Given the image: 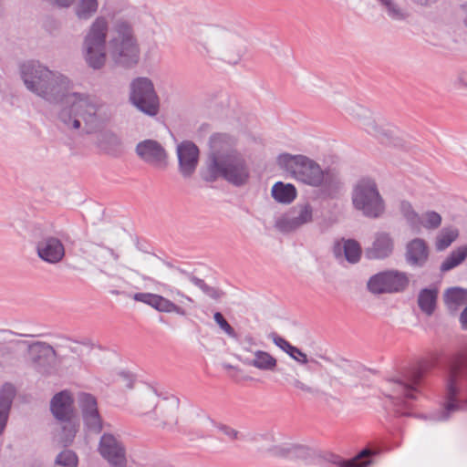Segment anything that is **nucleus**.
Returning <instances> with one entry per match:
<instances>
[{
	"label": "nucleus",
	"instance_id": "nucleus-1",
	"mask_svg": "<svg viewBox=\"0 0 467 467\" xmlns=\"http://www.w3.org/2000/svg\"><path fill=\"white\" fill-rule=\"evenodd\" d=\"M21 77L26 88L51 104H63L59 121L69 130L91 134L101 127L99 100L88 93L73 91V82L59 71L31 61L21 67Z\"/></svg>",
	"mask_w": 467,
	"mask_h": 467
},
{
	"label": "nucleus",
	"instance_id": "nucleus-2",
	"mask_svg": "<svg viewBox=\"0 0 467 467\" xmlns=\"http://www.w3.org/2000/svg\"><path fill=\"white\" fill-rule=\"evenodd\" d=\"M207 170L213 179L223 178L235 186L247 183L250 170L244 155L236 149L237 140L226 133L210 138Z\"/></svg>",
	"mask_w": 467,
	"mask_h": 467
},
{
	"label": "nucleus",
	"instance_id": "nucleus-3",
	"mask_svg": "<svg viewBox=\"0 0 467 467\" xmlns=\"http://www.w3.org/2000/svg\"><path fill=\"white\" fill-rule=\"evenodd\" d=\"M200 53L228 64H238L247 51L245 40L236 32L219 25L200 28L194 35Z\"/></svg>",
	"mask_w": 467,
	"mask_h": 467
},
{
	"label": "nucleus",
	"instance_id": "nucleus-4",
	"mask_svg": "<svg viewBox=\"0 0 467 467\" xmlns=\"http://www.w3.org/2000/svg\"><path fill=\"white\" fill-rule=\"evenodd\" d=\"M276 163L295 180L312 187H322L329 193L337 192L341 185L337 171L323 170L317 161L307 156L282 153L277 156Z\"/></svg>",
	"mask_w": 467,
	"mask_h": 467
},
{
	"label": "nucleus",
	"instance_id": "nucleus-5",
	"mask_svg": "<svg viewBox=\"0 0 467 467\" xmlns=\"http://www.w3.org/2000/svg\"><path fill=\"white\" fill-rule=\"evenodd\" d=\"M180 400L175 396L161 398L147 389L138 398L137 414L157 428L174 431L179 423Z\"/></svg>",
	"mask_w": 467,
	"mask_h": 467
},
{
	"label": "nucleus",
	"instance_id": "nucleus-6",
	"mask_svg": "<svg viewBox=\"0 0 467 467\" xmlns=\"http://www.w3.org/2000/svg\"><path fill=\"white\" fill-rule=\"evenodd\" d=\"M346 112L358 122L361 129L380 143L394 147L402 145L399 130L383 118L373 115L368 109L353 102L347 105Z\"/></svg>",
	"mask_w": 467,
	"mask_h": 467
},
{
	"label": "nucleus",
	"instance_id": "nucleus-7",
	"mask_svg": "<svg viewBox=\"0 0 467 467\" xmlns=\"http://www.w3.org/2000/svg\"><path fill=\"white\" fill-rule=\"evenodd\" d=\"M119 66L130 67L140 60V47L131 26L126 22L114 26L108 42L107 55Z\"/></svg>",
	"mask_w": 467,
	"mask_h": 467
},
{
	"label": "nucleus",
	"instance_id": "nucleus-8",
	"mask_svg": "<svg viewBox=\"0 0 467 467\" xmlns=\"http://www.w3.org/2000/svg\"><path fill=\"white\" fill-rule=\"evenodd\" d=\"M109 23L105 17H97L89 26L82 43L83 57L93 69L102 68L107 61V36Z\"/></svg>",
	"mask_w": 467,
	"mask_h": 467
},
{
	"label": "nucleus",
	"instance_id": "nucleus-9",
	"mask_svg": "<svg viewBox=\"0 0 467 467\" xmlns=\"http://www.w3.org/2000/svg\"><path fill=\"white\" fill-rule=\"evenodd\" d=\"M467 380V359L454 364L450 371L445 389V401L442 410L433 415L436 420H445L451 413L467 408V402H462L457 396Z\"/></svg>",
	"mask_w": 467,
	"mask_h": 467
},
{
	"label": "nucleus",
	"instance_id": "nucleus-10",
	"mask_svg": "<svg viewBox=\"0 0 467 467\" xmlns=\"http://www.w3.org/2000/svg\"><path fill=\"white\" fill-rule=\"evenodd\" d=\"M352 204L369 218H378L384 213V202L376 182L369 178L358 180L353 187Z\"/></svg>",
	"mask_w": 467,
	"mask_h": 467
},
{
	"label": "nucleus",
	"instance_id": "nucleus-11",
	"mask_svg": "<svg viewBox=\"0 0 467 467\" xmlns=\"http://www.w3.org/2000/svg\"><path fill=\"white\" fill-rule=\"evenodd\" d=\"M164 292H167L171 296L178 297L179 304H176L158 294L152 293H136L132 298L137 302L144 303L155 310L162 313H175L179 316H185L186 310L184 305L192 304V299L182 293L181 290L162 283H157Z\"/></svg>",
	"mask_w": 467,
	"mask_h": 467
},
{
	"label": "nucleus",
	"instance_id": "nucleus-12",
	"mask_svg": "<svg viewBox=\"0 0 467 467\" xmlns=\"http://www.w3.org/2000/svg\"><path fill=\"white\" fill-rule=\"evenodd\" d=\"M130 102L148 116H156L160 109V99L152 81L145 77L134 78L130 84Z\"/></svg>",
	"mask_w": 467,
	"mask_h": 467
},
{
	"label": "nucleus",
	"instance_id": "nucleus-13",
	"mask_svg": "<svg viewBox=\"0 0 467 467\" xmlns=\"http://www.w3.org/2000/svg\"><path fill=\"white\" fill-rule=\"evenodd\" d=\"M409 284L410 278L407 273L390 269L370 276L367 288L373 295L395 294L405 291Z\"/></svg>",
	"mask_w": 467,
	"mask_h": 467
},
{
	"label": "nucleus",
	"instance_id": "nucleus-14",
	"mask_svg": "<svg viewBox=\"0 0 467 467\" xmlns=\"http://www.w3.org/2000/svg\"><path fill=\"white\" fill-rule=\"evenodd\" d=\"M16 343L20 344L22 342L16 341ZM23 343L27 345L28 359L32 368L42 375L51 374L57 357L54 348L44 341Z\"/></svg>",
	"mask_w": 467,
	"mask_h": 467
},
{
	"label": "nucleus",
	"instance_id": "nucleus-15",
	"mask_svg": "<svg viewBox=\"0 0 467 467\" xmlns=\"http://www.w3.org/2000/svg\"><path fill=\"white\" fill-rule=\"evenodd\" d=\"M313 207L308 202H300L291 207L275 222V227L282 233H291L313 222Z\"/></svg>",
	"mask_w": 467,
	"mask_h": 467
},
{
	"label": "nucleus",
	"instance_id": "nucleus-16",
	"mask_svg": "<svg viewBox=\"0 0 467 467\" xmlns=\"http://www.w3.org/2000/svg\"><path fill=\"white\" fill-rule=\"evenodd\" d=\"M98 451L110 467H127L126 450L121 441L109 433H104L99 441Z\"/></svg>",
	"mask_w": 467,
	"mask_h": 467
},
{
	"label": "nucleus",
	"instance_id": "nucleus-17",
	"mask_svg": "<svg viewBox=\"0 0 467 467\" xmlns=\"http://www.w3.org/2000/svg\"><path fill=\"white\" fill-rule=\"evenodd\" d=\"M284 384L290 388L297 397L317 398L323 391L311 381L304 379L296 368L281 371Z\"/></svg>",
	"mask_w": 467,
	"mask_h": 467
},
{
	"label": "nucleus",
	"instance_id": "nucleus-18",
	"mask_svg": "<svg viewBox=\"0 0 467 467\" xmlns=\"http://www.w3.org/2000/svg\"><path fill=\"white\" fill-rule=\"evenodd\" d=\"M422 377L420 368H412L406 372L400 379L393 380L392 398L414 400L419 392V384Z\"/></svg>",
	"mask_w": 467,
	"mask_h": 467
},
{
	"label": "nucleus",
	"instance_id": "nucleus-19",
	"mask_svg": "<svg viewBox=\"0 0 467 467\" xmlns=\"http://www.w3.org/2000/svg\"><path fill=\"white\" fill-rule=\"evenodd\" d=\"M38 257L48 264L55 265L63 260L66 254L62 241L54 235L42 236L36 244Z\"/></svg>",
	"mask_w": 467,
	"mask_h": 467
},
{
	"label": "nucleus",
	"instance_id": "nucleus-20",
	"mask_svg": "<svg viewBox=\"0 0 467 467\" xmlns=\"http://www.w3.org/2000/svg\"><path fill=\"white\" fill-rule=\"evenodd\" d=\"M136 153L144 162L156 167L165 168L167 153L164 148L154 140H145L136 146Z\"/></svg>",
	"mask_w": 467,
	"mask_h": 467
},
{
	"label": "nucleus",
	"instance_id": "nucleus-21",
	"mask_svg": "<svg viewBox=\"0 0 467 467\" xmlns=\"http://www.w3.org/2000/svg\"><path fill=\"white\" fill-rule=\"evenodd\" d=\"M179 171L183 178H190L194 173L199 162V149L192 141H182L177 146Z\"/></svg>",
	"mask_w": 467,
	"mask_h": 467
},
{
	"label": "nucleus",
	"instance_id": "nucleus-22",
	"mask_svg": "<svg viewBox=\"0 0 467 467\" xmlns=\"http://www.w3.org/2000/svg\"><path fill=\"white\" fill-rule=\"evenodd\" d=\"M395 240L390 233L379 231L375 233L373 242L365 251V255L370 260H384L394 252Z\"/></svg>",
	"mask_w": 467,
	"mask_h": 467
},
{
	"label": "nucleus",
	"instance_id": "nucleus-23",
	"mask_svg": "<svg viewBox=\"0 0 467 467\" xmlns=\"http://www.w3.org/2000/svg\"><path fill=\"white\" fill-rule=\"evenodd\" d=\"M86 427L99 433L102 430V420L99 414L96 399L88 393H80L78 398Z\"/></svg>",
	"mask_w": 467,
	"mask_h": 467
},
{
	"label": "nucleus",
	"instance_id": "nucleus-24",
	"mask_svg": "<svg viewBox=\"0 0 467 467\" xmlns=\"http://www.w3.org/2000/svg\"><path fill=\"white\" fill-rule=\"evenodd\" d=\"M50 411L58 421L75 418L74 398L69 390H62L50 400Z\"/></svg>",
	"mask_w": 467,
	"mask_h": 467
},
{
	"label": "nucleus",
	"instance_id": "nucleus-25",
	"mask_svg": "<svg viewBox=\"0 0 467 467\" xmlns=\"http://www.w3.org/2000/svg\"><path fill=\"white\" fill-rule=\"evenodd\" d=\"M85 253L104 268H109L111 262H118L119 259V254L113 249L94 243L87 244Z\"/></svg>",
	"mask_w": 467,
	"mask_h": 467
},
{
	"label": "nucleus",
	"instance_id": "nucleus-26",
	"mask_svg": "<svg viewBox=\"0 0 467 467\" xmlns=\"http://www.w3.org/2000/svg\"><path fill=\"white\" fill-rule=\"evenodd\" d=\"M406 261L411 266H423L429 257V248L421 238H415L406 246Z\"/></svg>",
	"mask_w": 467,
	"mask_h": 467
},
{
	"label": "nucleus",
	"instance_id": "nucleus-27",
	"mask_svg": "<svg viewBox=\"0 0 467 467\" xmlns=\"http://www.w3.org/2000/svg\"><path fill=\"white\" fill-rule=\"evenodd\" d=\"M246 351L251 353V357L244 359V363L247 366L254 367L262 371L274 372L277 368V359L270 353L264 350H251L246 348Z\"/></svg>",
	"mask_w": 467,
	"mask_h": 467
},
{
	"label": "nucleus",
	"instance_id": "nucleus-28",
	"mask_svg": "<svg viewBox=\"0 0 467 467\" xmlns=\"http://www.w3.org/2000/svg\"><path fill=\"white\" fill-rule=\"evenodd\" d=\"M361 247L358 242L353 239H342L334 246V254L337 257L344 256L350 264H356L361 257Z\"/></svg>",
	"mask_w": 467,
	"mask_h": 467
},
{
	"label": "nucleus",
	"instance_id": "nucleus-29",
	"mask_svg": "<svg viewBox=\"0 0 467 467\" xmlns=\"http://www.w3.org/2000/svg\"><path fill=\"white\" fill-rule=\"evenodd\" d=\"M15 395L16 389L10 383H5L0 389V435L6 427Z\"/></svg>",
	"mask_w": 467,
	"mask_h": 467
},
{
	"label": "nucleus",
	"instance_id": "nucleus-30",
	"mask_svg": "<svg viewBox=\"0 0 467 467\" xmlns=\"http://www.w3.org/2000/svg\"><path fill=\"white\" fill-rule=\"evenodd\" d=\"M272 197L281 203H291L297 195L296 187L291 183L275 182L271 190Z\"/></svg>",
	"mask_w": 467,
	"mask_h": 467
},
{
	"label": "nucleus",
	"instance_id": "nucleus-31",
	"mask_svg": "<svg viewBox=\"0 0 467 467\" xmlns=\"http://www.w3.org/2000/svg\"><path fill=\"white\" fill-rule=\"evenodd\" d=\"M444 301L451 312H456L459 307L467 304V290L452 287L446 291Z\"/></svg>",
	"mask_w": 467,
	"mask_h": 467
},
{
	"label": "nucleus",
	"instance_id": "nucleus-32",
	"mask_svg": "<svg viewBox=\"0 0 467 467\" xmlns=\"http://www.w3.org/2000/svg\"><path fill=\"white\" fill-rule=\"evenodd\" d=\"M438 290L435 288H424L418 296V305L420 310L427 316L432 315L437 301Z\"/></svg>",
	"mask_w": 467,
	"mask_h": 467
},
{
	"label": "nucleus",
	"instance_id": "nucleus-33",
	"mask_svg": "<svg viewBox=\"0 0 467 467\" xmlns=\"http://www.w3.org/2000/svg\"><path fill=\"white\" fill-rule=\"evenodd\" d=\"M442 222L441 215L434 211H426L420 214L418 225L415 228L416 233H420L422 228L431 231L438 229Z\"/></svg>",
	"mask_w": 467,
	"mask_h": 467
},
{
	"label": "nucleus",
	"instance_id": "nucleus-34",
	"mask_svg": "<svg viewBox=\"0 0 467 467\" xmlns=\"http://www.w3.org/2000/svg\"><path fill=\"white\" fill-rule=\"evenodd\" d=\"M98 0H78L74 5V13L79 20H88L97 12Z\"/></svg>",
	"mask_w": 467,
	"mask_h": 467
},
{
	"label": "nucleus",
	"instance_id": "nucleus-35",
	"mask_svg": "<svg viewBox=\"0 0 467 467\" xmlns=\"http://www.w3.org/2000/svg\"><path fill=\"white\" fill-rule=\"evenodd\" d=\"M99 146L109 154H118L121 151V140L112 132H104L100 135Z\"/></svg>",
	"mask_w": 467,
	"mask_h": 467
},
{
	"label": "nucleus",
	"instance_id": "nucleus-36",
	"mask_svg": "<svg viewBox=\"0 0 467 467\" xmlns=\"http://www.w3.org/2000/svg\"><path fill=\"white\" fill-rule=\"evenodd\" d=\"M392 20L402 21L409 17V13L401 7L395 0H377Z\"/></svg>",
	"mask_w": 467,
	"mask_h": 467
},
{
	"label": "nucleus",
	"instance_id": "nucleus-37",
	"mask_svg": "<svg viewBox=\"0 0 467 467\" xmlns=\"http://www.w3.org/2000/svg\"><path fill=\"white\" fill-rule=\"evenodd\" d=\"M467 257V245H462L453 250L442 262L441 270L447 272L461 265Z\"/></svg>",
	"mask_w": 467,
	"mask_h": 467
},
{
	"label": "nucleus",
	"instance_id": "nucleus-38",
	"mask_svg": "<svg viewBox=\"0 0 467 467\" xmlns=\"http://www.w3.org/2000/svg\"><path fill=\"white\" fill-rule=\"evenodd\" d=\"M459 231L455 227L443 228L437 235L435 246L438 251L448 248L458 237Z\"/></svg>",
	"mask_w": 467,
	"mask_h": 467
},
{
	"label": "nucleus",
	"instance_id": "nucleus-39",
	"mask_svg": "<svg viewBox=\"0 0 467 467\" xmlns=\"http://www.w3.org/2000/svg\"><path fill=\"white\" fill-rule=\"evenodd\" d=\"M400 212L409 226L415 231V228L418 225L420 214L414 210L411 203L407 201L401 202L400 204Z\"/></svg>",
	"mask_w": 467,
	"mask_h": 467
},
{
	"label": "nucleus",
	"instance_id": "nucleus-40",
	"mask_svg": "<svg viewBox=\"0 0 467 467\" xmlns=\"http://www.w3.org/2000/svg\"><path fill=\"white\" fill-rule=\"evenodd\" d=\"M78 462V456L73 451L64 450L56 457L55 464L57 467H77Z\"/></svg>",
	"mask_w": 467,
	"mask_h": 467
},
{
	"label": "nucleus",
	"instance_id": "nucleus-41",
	"mask_svg": "<svg viewBox=\"0 0 467 467\" xmlns=\"http://www.w3.org/2000/svg\"><path fill=\"white\" fill-rule=\"evenodd\" d=\"M62 424V440L66 444H69L73 441L74 437L78 431V425L77 424L75 418L67 420L59 421Z\"/></svg>",
	"mask_w": 467,
	"mask_h": 467
},
{
	"label": "nucleus",
	"instance_id": "nucleus-42",
	"mask_svg": "<svg viewBox=\"0 0 467 467\" xmlns=\"http://www.w3.org/2000/svg\"><path fill=\"white\" fill-rule=\"evenodd\" d=\"M370 455H371V451L369 450H364L354 459L343 462L342 466L343 467H366L369 463V462L362 461V459L367 458Z\"/></svg>",
	"mask_w": 467,
	"mask_h": 467
},
{
	"label": "nucleus",
	"instance_id": "nucleus-43",
	"mask_svg": "<svg viewBox=\"0 0 467 467\" xmlns=\"http://www.w3.org/2000/svg\"><path fill=\"white\" fill-rule=\"evenodd\" d=\"M213 318L216 324L224 333H226L231 337H235L234 329L230 326V324L226 321V319L220 312H216L213 315Z\"/></svg>",
	"mask_w": 467,
	"mask_h": 467
},
{
	"label": "nucleus",
	"instance_id": "nucleus-44",
	"mask_svg": "<svg viewBox=\"0 0 467 467\" xmlns=\"http://www.w3.org/2000/svg\"><path fill=\"white\" fill-rule=\"evenodd\" d=\"M288 355L290 358H292L294 360H296V362L300 363V364H306L308 362V358H307V356L306 354H305L304 352H302L298 348L296 347H292V348L290 349V351L288 352Z\"/></svg>",
	"mask_w": 467,
	"mask_h": 467
},
{
	"label": "nucleus",
	"instance_id": "nucleus-45",
	"mask_svg": "<svg viewBox=\"0 0 467 467\" xmlns=\"http://www.w3.org/2000/svg\"><path fill=\"white\" fill-rule=\"evenodd\" d=\"M270 337L273 342L288 355V352L290 351L293 346L287 340L275 333L272 334Z\"/></svg>",
	"mask_w": 467,
	"mask_h": 467
},
{
	"label": "nucleus",
	"instance_id": "nucleus-46",
	"mask_svg": "<svg viewBox=\"0 0 467 467\" xmlns=\"http://www.w3.org/2000/svg\"><path fill=\"white\" fill-rule=\"evenodd\" d=\"M218 429L221 432H223L224 435H226L230 440H237L239 439V432L238 431L231 428L227 425H219Z\"/></svg>",
	"mask_w": 467,
	"mask_h": 467
},
{
	"label": "nucleus",
	"instance_id": "nucleus-47",
	"mask_svg": "<svg viewBox=\"0 0 467 467\" xmlns=\"http://www.w3.org/2000/svg\"><path fill=\"white\" fill-rule=\"evenodd\" d=\"M455 86L462 90H467V72L459 74L455 80Z\"/></svg>",
	"mask_w": 467,
	"mask_h": 467
},
{
	"label": "nucleus",
	"instance_id": "nucleus-48",
	"mask_svg": "<svg viewBox=\"0 0 467 467\" xmlns=\"http://www.w3.org/2000/svg\"><path fill=\"white\" fill-rule=\"evenodd\" d=\"M202 291L213 299H219L222 295V293L218 289L212 287L208 285H206Z\"/></svg>",
	"mask_w": 467,
	"mask_h": 467
},
{
	"label": "nucleus",
	"instance_id": "nucleus-49",
	"mask_svg": "<svg viewBox=\"0 0 467 467\" xmlns=\"http://www.w3.org/2000/svg\"><path fill=\"white\" fill-rule=\"evenodd\" d=\"M187 276L189 278V280L194 285H196L197 287H199L201 290L203 289V287L207 285L205 284V282L202 280V279H200L196 276H193L190 274H187Z\"/></svg>",
	"mask_w": 467,
	"mask_h": 467
},
{
	"label": "nucleus",
	"instance_id": "nucleus-50",
	"mask_svg": "<svg viewBox=\"0 0 467 467\" xmlns=\"http://www.w3.org/2000/svg\"><path fill=\"white\" fill-rule=\"evenodd\" d=\"M187 276L189 278V280L194 285H196L197 287H199L201 290L203 289V287L207 285L205 284V282L202 280V279H200L196 276H193L190 274H187Z\"/></svg>",
	"mask_w": 467,
	"mask_h": 467
},
{
	"label": "nucleus",
	"instance_id": "nucleus-51",
	"mask_svg": "<svg viewBox=\"0 0 467 467\" xmlns=\"http://www.w3.org/2000/svg\"><path fill=\"white\" fill-rule=\"evenodd\" d=\"M411 2L417 6L430 7L432 5L436 4L438 0H411Z\"/></svg>",
	"mask_w": 467,
	"mask_h": 467
},
{
	"label": "nucleus",
	"instance_id": "nucleus-52",
	"mask_svg": "<svg viewBox=\"0 0 467 467\" xmlns=\"http://www.w3.org/2000/svg\"><path fill=\"white\" fill-rule=\"evenodd\" d=\"M13 353L12 348L0 343V357H5ZM0 366L2 363L0 362Z\"/></svg>",
	"mask_w": 467,
	"mask_h": 467
},
{
	"label": "nucleus",
	"instance_id": "nucleus-53",
	"mask_svg": "<svg viewBox=\"0 0 467 467\" xmlns=\"http://www.w3.org/2000/svg\"><path fill=\"white\" fill-rule=\"evenodd\" d=\"M460 321L462 324V327L467 330V306L463 309L460 316Z\"/></svg>",
	"mask_w": 467,
	"mask_h": 467
},
{
	"label": "nucleus",
	"instance_id": "nucleus-54",
	"mask_svg": "<svg viewBox=\"0 0 467 467\" xmlns=\"http://www.w3.org/2000/svg\"><path fill=\"white\" fill-rule=\"evenodd\" d=\"M56 5L62 6V7H67L69 6L74 0H52Z\"/></svg>",
	"mask_w": 467,
	"mask_h": 467
},
{
	"label": "nucleus",
	"instance_id": "nucleus-55",
	"mask_svg": "<svg viewBox=\"0 0 467 467\" xmlns=\"http://www.w3.org/2000/svg\"><path fill=\"white\" fill-rule=\"evenodd\" d=\"M461 10H462V22H463L464 26L467 27V4L462 5L461 6Z\"/></svg>",
	"mask_w": 467,
	"mask_h": 467
},
{
	"label": "nucleus",
	"instance_id": "nucleus-56",
	"mask_svg": "<svg viewBox=\"0 0 467 467\" xmlns=\"http://www.w3.org/2000/svg\"><path fill=\"white\" fill-rule=\"evenodd\" d=\"M140 277L145 280V281H150V282H155L152 278L149 277V276H146V275H140Z\"/></svg>",
	"mask_w": 467,
	"mask_h": 467
},
{
	"label": "nucleus",
	"instance_id": "nucleus-57",
	"mask_svg": "<svg viewBox=\"0 0 467 467\" xmlns=\"http://www.w3.org/2000/svg\"><path fill=\"white\" fill-rule=\"evenodd\" d=\"M127 386H128L129 388H131V387H132V379H129V382H128Z\"/></svg>",
	"mask_w": 467,
	"mask_h": 467
},
{
	"label": "nucleus",
	"instance_id": "nucleus-58",
	"mask_svg": "<svg viewBox=\"0 0 467 467\" xmlns=\"http://www.w3.org/2000/svg\"><path fill=\"white\" fill-rule=\"evenodd\" d=\"M3 4H4V0H0V11L2 10L3 8Z\"/></svg>",
	"mask_w": 467,
	"mask_h": 467
},
{
	"label": "nucleus",
	"instance_id": "nucleus-59",
	"mask_svg": "<svg viewBox=\"0 0 467 467\" xmlns=\"http://www.w3.org/2000/svg\"><path fill=\"white\" fill-rule=\"evenodd\" d=\"M176 271H178V272H180V273H182V274H186V272H185V271L181 270V269H176Z\"/></svg>",
	"mask_w": 467,
	"mask_h": 467
},
{
	"label": "nucleus",
	"instance_id": "nucleus-60",
	"mask_svg": "<svg viewBox=\"0 0 467 467\" xmlns=\"http://www.w3.org/2000/svg\"><path fill=\"white\" fill-rule=\"evenodd\" d=\"M112 294H114V295H119V294H120V292H119V291H112Z\"/></svg>",
	"mask_w": 467,
	"mask_h": 467
},
{
	"label": "nucleus",
	"instance_id": "nucleus-61",
	"mask_svg": "<svg viewBox=\"0 0 467 467\" xmlns=\"http://www.w3.org/2000/svg\"><path fill=\"white\" fill-rule=\"evenodd\" d=\"M5 332H6V333H8V334H11V335H14V334H15V333H14L13 331H11V330H6Z\"/></svg>",
	"mask_w": 467,
	"mask_h": 467
}]
</instances>
